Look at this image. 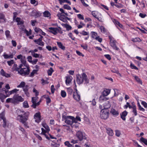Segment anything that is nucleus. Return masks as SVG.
<instances>
[{"mask_svg": "<svg viewBox=\"0 0 147 147\" xmlns=\"http://www.w3.org/2000/svg\"><path fill=\"white\" fill-rule=\"evenodd\" d=\"M65 145L68 147H72V145L69 143L68 141H66L64 143Z\"/></svg>", "mask_w": 147, "mask_h": 147, "instance_id": "nucleus-44", "label": "nucleus"}, {"mask_svg": "<svg viewBox=\"0 0 147 147\" xmlns=\"http://www.w3.org/2000/svg\"><path fill=\"white\" fill-rule=\"evenodd\" d=\"M138 106L139 107V109L140 111H145V109L141 107L139 102L138 103Z\"/></svg>", "mask_w": 147, "mask_h": 147, "instance_id": "nucleus-57", "label": "nucleus"}, {"mask_svg": "<svg viewBox=\"0 0 147 147\" xmlns=\"http://www.w3.org/2000/svg\"><path fill=\"white\" fill-rule=\"evenodd\" d=\"M5 113L4 112H3L0 113V121H1V119L3 120H4V119H6L5 117Z\"/></svg>", "mask_w": 147, "mask_h": 147, "instance_id": "nucleus-35", "label": "nucleus"}, {"mask_svg": "<svg viewBox=\"0 0 147 147\" xmlns=\"http://www.w3.org/2000/svg\"><path fill=\"white\" fill-rule=\"evenodd\" d=\"M63 8L64 9H67V10H70L71 9L70 7L68 5L66 4L64 5H63Z\"/></svg>", "mask_w": 147, "mask_h": 147, "instance_id": "nucleus-61", "label": "nucleus"}, {"mask_svg": "<svg viewBox=\"0 0 147 147\" xmlns=\"http://www.w3.org/2000/svg\"><path fill=\"white\" fill-rule=\"evenodd\" d=\"M13 97L12 98H8L6 100L7 103L11 102L14 104V102Z\"/></svg>", "mask_w": 147, "mask_h": 147, "instance_id": "nucleus-39", "label": "nucleus"}, {"mask_svg": "<svg viewBox=\"0 0 147 147\" xmlns=\"http://www.w3.org/2000/svg\"><path fill=\"white\" fill-rule=\"evenodd\" d=\"M78 18L80 20H84V18L83 16L80 14H79L77 15Z\"/></svg>", "mask_w": 147, "mask_h": 147, "instance_id": "nucleus-60", "label": "nucleus"}, {"mask_svg": "<svg viewBox=\"0 0 147 147\" xmlns=\"http://www.w3.org/2000/svg\"><path fill=\"white\" fill-rule=\"evenodd\" d=\"M65 83L67 85L71 83L72 79L71 76H66Z\"/></svg>", "mask_w": 147, "mask_h": 147, "instance_id": "nucleus-17", "label": "nucleus"}, {"mask_svg": "<svg viewBox=\"0 0 147 147\" xmlns=\"http://www.w3.org/2000/svg\"><path fill=\"white\" fill-rule=\"evenodd\" d=\"M115 6L119 8H122L123 7V5L120 3H117L115 4Z\"/></svg>", "mask_w": 147, "mask_h": 147, "instance_id": "nucleus-64", "label": "nucleus"}, {"mask_svg": "<svg viewBox=\"0 0 147 147\" xmlns=\"http://www.w3.org/2000/svg\"><path fill=\"white\" fill-rule=\"evenodd\" d=\"M7 62L8 65L9 66H11L14 63V60L13 59H11L10 61H7Z\"/></svg>", "mask_w": 147, "mask_h": 147, "instance_id": "nucleus-49", "label": "nucleus"}, {"mask_svg": "<svg viewBox=\"0 0 147 147\" xmlns=\"http://www.w3.org/2000/svg\"><path fill=\"white\" fill-rule=\"evenodd\" d=\"M132 112L134 113L135 116H136L137 115V113L136 106L133 109Z\"/></svg>", "mask_w": 147, "mask_h": 147, "instance_id": "nucleus-56", "label": "nucleus"}, {"mask_svg": "<svg viewBox=\"0 0 147 147\" xmlns=\"http://www.w3.org/2000/svg\"><path fill=\"white\" fill-rule=\"evenodd\" d=\"M106 96H105L102 94L99 97V100L101 102H102L108 100V98H106L105 97Z\"/></svg>", "mask_w": 147, "mask_h": 147, "instance_id": "nucleus-22", "label": "nucleus"}, {"mask_svg": "<svg viewBox=\"0 0 147 147\" xmlns=\"http://www.w3.org/2000/svg\"><path fill=\"white\" fill-rule=\"evenodd\" d=\"M135 79L138 83L140 84L141 85H142V82L141 80L137 76H134Z\"/></svg>", "mask_w": 147, "mask_h": 147, "instance_id": "nucleus-29", "label": "nucleus"}, {"mask_svg": "<svg viewBox=\"0 0 147 147\" xmlns=\"http://www.w3.org/2000/svg\"><path fill=\"white\" fill-rule=\"evenodd\" d=\"M115 135L116 136L119 137L121 135V133L119 130H115Z\"/></svg>", "mask_w": 147, "mask_h": 147, "instance_id": "nucleus-62", "label": "nucleus"}, {"mask_svg": "<svg viewBox=\"0 0 147 147\" xmlns=\"http://www.w3.org/2000/svg\"><path fill=\"white\" fill-rule=\"evenodd\" d=\"M40 35V38H38V39H35L34 40V42H35L36 44L38 45L39 43L42 40V38L43 37Z\"/></svg>", "mask_w": 147, "mask_h": 147, "instance_id": "nucleus-27", "label": "nucleus"}, {"mask_svg": "<svg viewBox=\"0 0 147 147\" xmlns=\"http://www.w3.org/2000/svg\"><path fill=\"white\" fill-rule=\"evenodd\" d=\"M0 74L7 78H10L11 77L10 74L6 73L3 69H1L0 71Z\"/></svg>", "mask_w": 147, "mask_h": 147, "instance_id": "nucleus-14", "label": "nucleus"}, {"mask_svg": "<svg viewBox=\"0 0 147 147\" xmlns=\"http://www.w3.org/2000/svg\"><path fill=\"white\" fill-rule=\"evenodd\" d=\"M110 113L113 115L115 117L117 116L119 114L118 111H116L114 109H111L110 111Z\"/></svg>", "mask_w": 147, "mask_h": 147, "instance_id": "nucleus-18", "label": "nucleus"}, {"mask_svg": "<svg viewBox=\"0 0 147 147\" xmlns=\"http://www.w3.org/2000/svg\"><path fill=\"white\" fill-rule=\"evenodd\" d=\"M111 90L108 89H105L102 92V94L105 96H108L110 93Z\"/></svg>", "mask_w": 147, "mask_h": 147, "instance_id": "nucleus-19", "label": "nucleus"}, {"mask_svg": "<svg viewBox=\"0 0 147 147\" xmlns=\"http://www.w3.org/2000/svg\"><path fill=\"white\" fill-rule=\"evenodd\" d=\"M107 132V134L110 136H112L113 134V131L110 128H106Z\"/></svg>", "mask_w": 147, "mask_h": 147, "instance_id": "nucleus-20", "label": "nucleus"}, {"mask_svg": "<svg viewBox=\"0 0 147 147\" xmlns=\"http://www.w3.org/2000/svg\"><path fill=\"white\" fill-rule=\"evenodd\" d=\"M131 40L134 42H140L142 41V40L140 38L138 37H136L135 38H132L131 39Z\"/></svg>", "mask_w": 147, "mask_h": 147, "instance_id": "nucleus-33", "label": "nucleus"}, {"mask_svg": "<svg viewBox=\"0 0 147 147\" xmlns=\"http://www.w3.org/2000/svg\"><path fill=\"white\" fill-rule=\"evenodd\" d=\"M43 14L45 17H49L50 15V13H49V11H45L44 12Z\"/></svg>", "mask_w": 147, "mask_h": 147, "instance_id": "nucleus-40", "label": "nucleus"}, {"mask_svg": "<svg viewBox=\"0 0 147 147\" xmlns=\"http://www.w3.org/2000/svg\"><path fill=\"white\" fill-rule=\"evenodd\" d=\"M23 106L25 108H28L29 107L28 102L25 101L23 103Z\"/></svg>", "mask_w": 147, "mask_h": 147, "instance_id": "nucleus-47", "label": "nucleus"}, {"mask_svg": "<svg viewBox=\"0 0 147 147\" xmlns=\"http://www.w3.org/2000/svg\"><path fill=\"white\" fill-rule=\"evenodd\" d=\"M14 104H17L20 102H23L24 99L21 96L18 94H16L13 96Z\"/></svg>", "mask_w": 147, "mask_h": 147, "instance_id": "nucleus-8", "label": "nucleus"}, {"mask_svg": "<svg viewBox=\"0 0 147 147\" xmlns=\"http://www.w3.org/2000/svg\"><path fill=\"white\" fill-rule=\"evenodd\" d=\"M51 146L53 147H59L60 145L54 142H53L51 144Z\"/></svg>", "mask_w": 147, "mask_h": 147, "instance_id": "nucleus-41", "label": "nucleus"}, {"mask_svg": "<svg viewBox=\"0 0 147 147\" xmlns=\"http://www.w3.org/2000/svg\"><path fill=\"white\" fill-rule=\"evenodd\" d=\"M67 92L69 95H71L73 92V90L71 88H67Z\"/></svg>", "mask_w": 147, "mask_h": 147, "instance_id": "nucleus-38", "label": "nucleus"}, {"mask_svg": "<svg viewBox=\"0 0 147 147\" xmlns=\"http://www.w3.org/2000/svg\"><path fill=\"white\" fill-rule=\"evenodd\" d=\"M115 22L114 24L116 26H118L119 27H120L121 28H122L123 27V26L120 22L117 21L116 20H114Z\"/></svg>", "mask_w": 147, "mask_h": 147, "instance_id": "nucleus-30", "label": "nucleus"}, {"mask_svg": "<svg viewBox=\"0 0 147 147\" xmlns=\"http://www.w3.org/2000/svg\"><path fill=\"white\" fill-rule=\"evenodd\" d=\"M14 54H11L10 55H7L5 54L3 55V56L5 59H7L9 58L12 59L13 58Z\"/></svg>", "mask_w": 147, "mask_h": 147, "instance_id": "nucleus-26", "label": "nucleus"}, {"mask_svg": "<svg viewBox=\"0 0 147 147\" xmlns=\"http://www.w3.org/2000/svg\"><path fill=\"white\" fill-rule=\"evenodd\" d=\"M140 141L147 146V140L146 138L142 137L140 139Z\"/></svg>", "mask_w": 147, "mask_h": 147, "instance_id": "nucleus-34", "label": "nucleus"}, {"mask_svg": "<svg viewBox=\"0 0 147 147\" xmlns=\"http://www.w3.org/2000/svg\"><path fill=\"white\" fill-rule=\"evenodd\" d=\"M60 15L59 17L60 20L63 22H67V20L66 19L65 16L64 15H62V13L60 14Z\"/></svg>", "mask_w": 147, "mask_h": 147, "instance_id": "nucleus-23", "label": "nucleus"}, {"mask_svg": "<svg viewBox=\"0 0 147 147\" xmlns=\"http://www.w3.org/2000/svg\"><path fill=\"white\" fill-rule=\"evenodd\" d=\"M76 91L74 92L73 93V97L78 102L80 100V96L78 93L77 89H75Z\"/></svg>", "mask_w": 147, "mask_h": 147, "instance_id": "nucleus-12", "label": "nucleus"}, {"mask_svg": "<svg viewBox=\"0 0 147 147\" xmlns=\"http://www.w3.org/2000/svg\"><path fill=\"white\" fill-rule=\"evenodd\" d=\"M42 132L41 133V134L45 135L46 134V133H48L49 131H48L46 130L45 129L43 128H42L41 129Z\"/></svg>", "mask_w": 147, "mask_h": 147, "instance_id": "nucleus-51", "label": "nucleus"}, {"mask_svg": "<svg viewBox=\"0 0 147 147\" xmlns=\"http://www.w3.org/2000/svg\"><path fill=\"white\" fill-rule=\"evenodd\" d=\"M38 98L36 97H32V98L31 102L32 103L36 102L37 101Z\"/></svg>", "mask_w": 147, "mask_h": 147, "instance_id": "nucleus-59", "label": "nucleus"}, {"mask_svg": "<svg viewBox=\"0 0 147 147\" xmlns=\"http://www.w3.org/2000/svg\"><path fill=\"white\" fill-rule=\"evenodd\" d=\"M0 20H3L5 22L6 21L5 16L2 13H0Z\"/></svg>", "mask_w": 147, "mask_h": 147, "instance_id": "nucleus-37", "label": "nucleus"}, {"mask_svg": "<svg viewBox=\"0 0 147 147\" xmlns=\"http://www.w3.org/2000/svg\"><path fill=\"white\" fill-rule=\"evenodd\" d=\"M54 71V70L52 67H50L49 69L47 71V73L48 76H51L52 75Z\"/></svg>", "mask_w": 147, "mask_h": 147, "instance_id": "nucleus-28", "label": "nucleus"}, {"mask_svg": "<svg viewBox=\"0 0 147 147\" xmlns=\"http://www.w3.org/2000/svg\"><path fill=\"white\" fill-rule=\"evenodd\" d=\"M130 67L131 68L135 70H138V68L136 66H135L132 63H130Z\"/></svg>", "mask_w": 147, "mask_h": 147, "instance_id": "nucleus-45", "label": "nucleus"}, {"mask_svg": "<svg viewBox=\"0 0 147 147\" xmlns=\"http://www.w3.org/2000/svg\"><path fill=\"white\" fill-rule=\"evenodd\" d=\"M109 113L108 108L104 107V108L102 109L101 111L100 115L101 118L102 119H106L109 117Z\"/></svg>", "mask_w": 147, "mask_h": 147, "instance_id": "nucleus-6", "label": "nucleus"}, {"mask_svg": "<svg viewBox=\"0 0 147 147\" xmlns=\"http://www.w3.org/2000/svg\"><path fill=\"white\" fill-rule=\"evenodd\" d=\"M114 92H115L114 95H115V96H117L119 94V90L115 88V89H114Z\"/></svg>", "mask_w": 147, "mask_h": 147, "instance_id": "nucleus-52", "label": "nucleus"}, {"mask_svg": "<svg viewBox=\"0 0 147 147\" xmlns=\"http://www.w3.org/2000/svg\"><path fill=\"white\" fill-rule=\"evenodd\" d=\"M91 13L92 16L96 18H97L99 15L101 16L100 14L96 11H92Z\"/></svg>", "mask_w": 147, "mask_h": 147, "instance_id": "nucleus-21", "label": "nucleus"}, {"mask_svg": "<svg viewBox=\"0 0 147 147\" xmlns=\"http://www.w3.org/2000/svg\"><path fill=\"white\" fill-rule=\"evenodd\" d=\"M45 128V129L46 130L48 131H49L50 129L49 126L47 125L46 124H43L42 125Z\"/></svg>", "mask_w": 147, "mask_h": 147, "instance_id": "nucleus-54", "label": "nucleus"}, {"mask_svg": "<svg viewBox=\"0 0 147 147\" xmlns=\"http://www.w3.org/2000/svg\"><path fill=\"white\" fill-rule=\"evenodd\" d=\"M109 38L110 40V44L111 46L114 49L118 51L119 49L116 45V41L115 40H113L111 37L110 36H109Z\"/></svg>", "mask_w": 147, "mask_h": 147, "instance_id": "nucleus-10", "label": "nucleus"}, {"mask_svg": "<svg viewBox=\"0 0 147 147\" xmlns=\"http://www.w3.org/2000/svg\"><path fill=\"white\" fill-rule=\"evenodd\" d=\"M128 112L125 110L123 112L120 114V117L121 119L123 121H125L126 120V116L127 115Z\"/></svg>", "mask_w": 147, "mask_h": 147, "instance_id": "nucleus-16", "label": "nucleus"}, {"mask_svg": "<svg viewBox=\"0 0 147 147\" xmlns=\"http://www.w3.org/2000/svg\"><path fill=\"white\" fill-rule=\"evenodd\" d=\"M38 71V70L34 69L32 71L31 73L29 76L30 77H33L34 74H38L37 73Z\"/></svg>", "mask_w": 147, "mask_h": 147, "instance_id": "nucleus-31", "label": "nucleus"}, {"mask_svg": "<svg viewBox=\"0 0 147 147\" xmlns=\"http://www.w3.org/2000/svg\"><path fill=\"white\" fill-rule=\"evenodd\" d=\"M62 121H64L65 123L70 125H72L75 121L74 117L71 116H66L65 113L62 115Z\"/></svg>", "mask_w": 147, "mask_h": 147, "instance_id": "nucleus-3", "label": "nucleus"}, {"mask_svg": "<svg viewBox=\"0 0 147 147\" xmlns=\"http://www.w3.org/2000/svg\"><path fill=\"white\" fill-rule=\"evenodd\" d=\"M76 81L77 83L79 84H82L84 81L87 84L89 83L87 76L84 73L82 74V76L79 75L77 76Z\"/></svg>", "mask_w": 147, "mask_h": 147, "instance_id": "nucleus-4", "label": "nucleus"}, {"mask_svg": "<svg viewBox=\"0 0 147 147\" xmlns=\"http://www.w3.org/2000/svg\"><path fill=\"white\" fill-rule=\"evenodd\" d=\"M19 90V89L16 88L14 89L9 92V95L6 96L4 94L0 93V100L1 101L3 102H4V100L7 97H8L9 96L14 93L17 92V91Z\"/></svg>", "mask_w": 147, "mask_h": 147, "instance_id": "nucleus-7", "label": "nucleus"}, {"mask_svg": "<svg viewBox=\"0 0 147 147\" xmlns=\"http://www.w3.org/2000/svg\"><path fill=\"white\" fill-rule=\"evenodd\" d=\"M57 45L61 49L64 50L65 49V48L64 46L62 44L61 42H57Z\"/></svg>", "mask_w": 147, "mask_h": 147, "instance_id": "nucleus-24", "label": "nucleus"}, {"mask_svg": "<svg viewBox=\"0 0 147 147\" xmlns=\"http://www.w3.org/2000/svg\"><path fill=\"white\" fill-rule=\"evenodd\" d=\"M20 114L18 115L16 118V120L23 124L24 127L28 128L27 121L28 120L30 115V112L28 111H24L20 110Z\"/></svg>", "mask_w": 147, "mask_h": 147, "instance_id": "nucleus-1", "label": "nucleus"}, {"mask_svg": "<svg viewBox=\"0 0 147 147\" xmlns=\"http://www.w3.org/2000/svg\"><path fill=\"white\" fill-rule=\"evenodd\" d=\"M34 117L35 119L36 122L39 123L41 120L40 113L39 112L36 113L34 114Z\"/></svg>", "mask_w": 147, "mask_h": 147, "instance_id": "nucleus-13", "label": "nucleus"}, {"mask_svg": "<svg viewBox=\"0 0 147 147\" xmlns=\"http://www.w3.org/2000/svg\"><path fill=\"white\" fill-rule=\"evenodd\" d=\"M61 95L63 98L65 97L66 96V93L64 90H61Z\"/></svg>", "mask_w": 147, "mask_h": 147, "instance_id": "nucleus-46", "label": "nucleus"}, {"mask_svg": "<svg viewBox=\"0 0 147 147\" xmlns=\"http://www.w3.org/2000/svg\"><path fill=\"white\" fill-rule=\"evenodd\" d=\"M28 86L26 85L23 88V91L24 92L25 94L28 97L29 96V93L28 92Z\"/></svg>", "mask_w": 147, "mask_h": 147, "instance_id": "nucleus-15", "label": "nucleus"}, {"mask_svg": "<svg viewBox=\"0 0 147 147\" xmlns=\"http://www.w3.org/2000/svg\"><path fill=\"white\" fill-rule=\"evenodd\" d=\"M30 3L32 4H35V6H36L38 5V1H36L35 0H31Z\"/></svg>", "mask_w": 147, "mask_h": 147, "instance_id": "nucleus-50", "label": "nucleus"}, {"mask_svg": "<svg viewBox=\"0 0 147 147\" xmlns=\"http://www.w3.org/2000/svg\"><path fill=\"white\" fill-rule=\"evenodd\" d=\"M80 34L84 36H86L89 35V33L85 31H82Z\"/></svg>", "mask_w": 147, "mask_h": 147, "instance_id": "nucleus-63", "label": "nucleus"}, {"mask_svg": "<svg viewBox=\"0 0 147 147\" xmlns=\"http://www.w3.org/2000/svg\"><path fill=\"white\" fill-rule=\"evenodd\" d=\"M65 27L66 28V29L67 31L71 30L72 28V27L69 24H65Z\"/></svg>", "mask_w": 147, "mask_h": 147, "instance_id": "nucleus-53", "label": "nucleus"}, {"mask_svg": "<svg viewBox=\"0 0 147 147\" xmlns=\"http://www.w3.org/2000/svg\"><path fill=\"white\" fill-rule=\"evenodd\" d=\"M68 35L69 37L72 40H75V38L74 36L70 32L68 34Z\"/></svg>", "mask_w": 147, "mask_h": 147, "instance_id": "nucleus-55", "label": "nucleus"}, {"mask_svg": "<svg viewBox=\"0 0 147 147\" xmlns=\"http://www.w3.org/2000/svg\"><path fill=\"white\" fill-rule=\"evenodd\" d=\"M13 69L14 70L18 71V73L22 76H26L29 75L30 73V69L29 66L22 68L19 70V68L18 67V65L16 64H14Z\"/></svg>", "mask_w": 147, "mask_h": 147, "instance_id": "nucleus-2", "label": "nucleus"}, {"mask_svg": "<svg viewBox=\"0 0 147 147\" xmlns=\"http://www.w3.org/2000/svg\"><path fill=\"white\" fill-rule=\"evenodd\" d=\"M100 29L102 33L105 34L106 32V30L104 26H101L100 27Z\"/></svg>", "mask_w": 147, "mask_h": 147, "instance_id": "nucleus-42", "label": "nucleus"}, {"mask_svg": "<svg viewBox=\"0 0 147 147\" xmlns=\"http://www.w3.org/2000/svg\"><path fill=\"white\" fill-rule=\"evenodd\" d=\"M75 121L74 122V123H76L78 121H81L80 117L78 116H76V118H74Z\"/></svg>", "mask_w": 147, "mask_h": 147, "instance_id": "nucleus-48", "label": "nucleus"}, {"mask_svg": "<svg viewBox=\"0 0 147 147\" xmlns=\"http://www.w3.org/2000/svg\"><path fill=\"white\" fill-rule=\"evenodd\" d=\"M76 136L78 140L80 141L86 140L87 138L85 133L80 131H77L76 135Z\"/></svg>", "mask_w": 147, "mask_h": 147, "instance_id": "nucleus-5", "label": "nucleus"}, {"mask_svg": "<svg viewBox=\"0 0 147 147\" xmlns=\"http://www.w3.org/2000/svg\"><path fill=\"white\" fill-rule=\"evenodd\" d=\"M49 32L54 35H56L58 32L60 33H62L61 28L58 29L57 28L50 27L49 28Z\"/></svg>", "mask_w": 147, "mask_h": 147, "instance_id": "nucleus-11", "label": "nucleus"}, {"mask_svg": "<svg viewBox=\"0 0 147 147\" xmlns=\"http://www.w3.org/2000/svg\"><path fill=\"white\" fill-rule=\"evenodd\" d=\"M24 32L26 34V36H28L32 34V30L31 29H30L29 31H28L26 29H24L23 30Z\"/></svg>", "mask_w": 147, "mask_h": 147, "instance_id": "nucleus-25", "label": "nucleus"}, {"mask_svg": "<svg viewBox=\"0 0 147 147\" xmlns=\"http://www.w3.org/2000/svg\"><path fill=\"white\" fill-rule=\"evenodd\" d=\"M26 83L24 82H22L20 84L17 86V87L18 88H22L26 86Z\"/></svg>", "mask_w": 147, "mask_h": 147, "instance_id": "nucleus-36", "label": "nucleus"}, {"mask_svg": "<svg viewBox=\"0 0 147 147\" xmlns=\"http://www.w3.org/2000/svg\"><path fill=\"white\" fill-rule=\"evenodd\" d=\"M32 50H30L29 51V53H31L32 55L34 57L38 58L39 57V55L37 53H36L34 52H32Z\"/></svg>", "mask_w": 147, "mask_h": 147, "instance_id": "nucleus-32", "label": "nucleus"}, {"mask_svg": "<svg viewBox=\"0 0 147 147\" xmlns=\"http://www.w3.org/2000/svg\"><path fill=\"white\" fill-rule=\"evenodd\" d=\"M81 47L82 48L84 49L85 50H87L88 49V46L86 44L84 45L82 44L81 45Z\"/></svg>", "mask_w": 147, "mask_h": 147, "instance_id": "nucleus-58", "label": "nucleus"}, {"mask_svg": "<svg viewBox=\"0 0 147 147\" xmlns=\"http://www.w3.org/2000/svg\"><path fill=\"white\" fill-rule=\"evenodd\" d=\"M5 34L7 38H10L11 36L10 35V32L8 30H7L5 31Z\"/></svg>", "mask_w": 147, "mask_h": 147, "instance_id": "nucleus-43", "label": "nucleus"}, {"mask_svg": "<svg viewBox=\"0 0 147 147\" xmlns=\"http://www.w3.org/2000/svg\"><path fill=\"white\" fill-rule=\"evenodd\" d=\"M90 34L91 37L92 38L95 39L99 42H102V38L99 37L96 32L92 31L90 32Z\"/></svg>", "mask_w": 147, "mask_h": 147, "instance_id": "nucleus-9", "label": "nucleus"}]
</instances>
